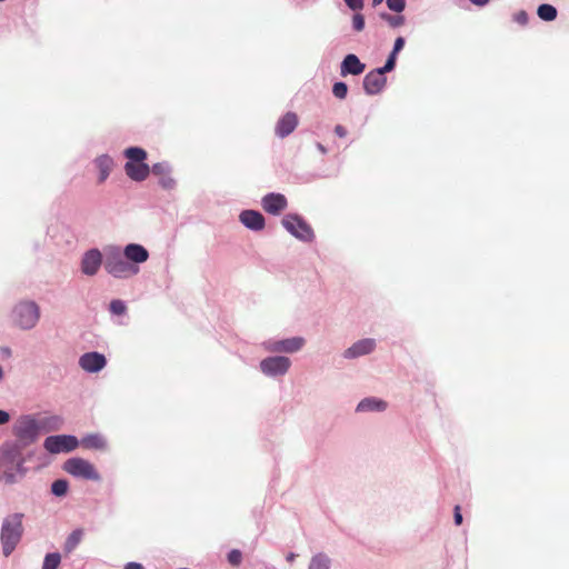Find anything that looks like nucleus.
I'll return each mask as SVG.
<instances>
[{
	"label": "nucleus",
	"mask_w": 569,
	"mask_h": 569,
	"mask_svg": "<svg viewBox=\"0 0 569 569\" xmlns=\"http://www.w3.org/2000/svg\"><path fill=\"white\" fill-rule=\"evenodd\" d=\"M282 226L297 239L310 242L315 238L312 228L299 216L288 214L282 219Z\"/></svg>",
	"instance_id": "obj_5"
},
{
	"label": "nucleus",
	"mask_w": 569,
	"mask_h": 569,
	"mask_svg": "<svg viewBox=\"0 0 569 569\" xmlns=\"http://www.w3.org/2000/svg\"><path fill=\"white\" fill-rule=\"evenodd\" d=\"M387 402L375 398H366L357 406V411H383Z\"/></svg>",
	"instance_id": "obj_24"
},
{
	"label": "nucleus",
	"mask_w": 569,
	"mask_h": 569,
	"mask_svg": "<svg viewBox=\"0 0 569 569\" xmlns=\"http://www.w3.org/2000/svg\"><path fill=\"white\" fill-rule=\"evenodd\" d=\"M122 254L132 264L146 262L149 258L148 250L143 246L137 243L126 246Z\"/></svg>",
	"instance_id": "obj_16"
},
{
	"label": "nucleus",
	"mask_w": 569,
	"mask_h": 569,
	"mask_svg": "<svg viewBox=\"0 0 569 569\" xmlns=\"http://www.w3.org/2000/svg\"><path fill=\"white\" fill-rule=\"evenodd\" d=\"M403 46H405V39L402 37H398L395 41L393 50L386 61L385 70H393V68L396 66L397 54L400 50H402Z\"/></svg>",
	"instance_id": "obj_25"
},
{
	"label": "nucleus",
	"mask_w": 569,
	"mask_h": 569,
	"mask_svg": "<svg viewBox=\"0 0 569 569\" xmlns=\"http://www.w3.org/2000/svg\"><path fill=\"white\" fill-rule=\"evenodd\" d=\"M387 6L391 11L401 12L406 8V0H387Z\"/></svg>",
	"instance_id": "obj_37"
},
{
	"label": "nucleus",
	"mask_w": 569,
	"mask_h": 569,
	"mask_svg": "<svg viewBox=\"0 0 569 569\" xmlns=\"http://www.w3.org/2000/svg\"><path fill=\"white\" fill-rule=\"evenodd\" d=\"M153 174L160 177V184L166 189H171L174 186V180L170 177V169L167 163L159 162L150 169Z\"/></svg>",
	"instance_id": "obj_21"
},
{
	"label": "nucleus",
	"mask_w": 569,
	"mask_h": 569,
	"mask_svg": "<svg viewBox=\"0 0 569 569\" xmlns=\"http://www.w3.org/2000/svg\"><path fill=\"white\" fill-rule=\"evenodd\" d=\"M513 20L517 23H519L521 26H525L528 22V13L526 11H523V10H520L517 13H515Z\"/></svg>",
	"instance_id": "obj_38"
},
{
	"label": "nucleus",
	"mask_w": 569,
	"mask_h": 569,
	"mask_svg": "<svg viewBox=\"0 0 569 569\" xmlns=\"http://www.w3.org/2000/svg\"><path fill=\"white\" fill-rule=\"evenodd\" d=\"M61 557L59 553H48L44 558L42 569H57L60 565Z\"/></svg>",
	"instance_id": "obj_31"
},
{
	"label": "nucleus",
	"mask_w": 569,
	"mask_h": 569,
	"mask_svg": "<svg viewBox=\"0 0 569 569\" xmlns=\"http://www.w3.org/2000/svg\"><path fill=\"white\" fill-rule=\"evenodd\" d=\"M94 166L99 171L98 182L102 183L109 177L113 168V160L109 156H100L94 160Z\"/></svg>",
	"instance_id": "obj_22"
},
{
	"label": "nucleus",
	"mask_w": 569,
	"mask_h": 569,
	"mask_svg": "<svg viewBox=\"0 0 569 569\" xmlns=\"http://www.w3.org/2000/svg\"><path fill=\"white\" fill-rule=\"evenodd\" d=\"M23 513H13L4 518L1 527V545L4 557H8L20 542L23 533Z\"/></svg>",
	"instance_id": "obj_2"
},
{
	"label": "nucleus",
	"mask_w": 569,
	"mask_h": 569,
	"mask_svg": "<svg viewBox=\"0 0 569 569\" xmlns=\"http://www.w3.org/2000/svg\"><path fill=\"white\" fill-rule=\"evenodd\" d=\"M13 435L23 445H30L38 438V425L36 420L29 416L21 417L13 426Z\"/></svg>",
	"instance_id": "obj_7"
},
{
	"label": "nucleus",
	"mask_w": 569,
	"mask_h": 569,
	"mask_svg": "<svg viewBox=\"0 0 569 569\" xmlns=\"http://www.w3.org/2000/svg\"><path fill=\"white\" fill-rule=\"evenodd\" d=\"M298 116L295 112H287L283 117L279 119L276 124L274 131L276 134L280 138H284L292 133L298 126Z\"/></svg>",
	"instance_id": "obj_14"
},
{
	"label": "nucleus",
	"mask_w": 569,
	"mask_h": 569,
	"mask_svg": "<svg viewBox=\"0 0 569 569\" xmlns=\"http://www.w3.org/2000/svg\"><path fill=\"white\" fill-rule=\"evenodd\" d=\"M352 28L355 31L360 32L365 29V17L357 12L352 17Z\"/></svg>",
	"instance_id": "obj_36"
},
{
	"label": "nucleus",
	"mask_w": 569,
	"mask_h": 569,
	"mask_svg": "<svg viewBox=\"0 0 569 569\" xmlns=\"http://www.w3.org/2000/svg\"><path fill=\"white\" fill-rule=\"evenodd\" d=\"M63 470L76 478L86 480H100V475L94 466L82 458H70L63 465Z\"/></svg>",
	"instance_id": "obj_4"
},
{
	"label": "nucleus",
	"mask_w": 569,
	"mask_h": 569,
	"mask_svg": "<svg viewBox=\"0 0 569 569\" xmlns=\"http://www.w3.org/2000/svg\"><path fill=\"white\" fill-rule=\"evenodd\" d=\"M390 71L391 70H385L383 66L382 68H378L368 72L363 78V89L366 93L370 96L379 93L385 88L387 82L385 73Z\"/></svg>",
	"instance_id": "obj_9"
},
{
	"label": "nucleus",
	"mask_w": 569,
	"mask_h": 569,
	"mask_svg": "<svg viewBox=\"0 0 569 569\" xmlns=\"http://www.w3.org/2000/svg\"><path fill=\"white\" fill-rule=\"evenodd\" d=\"M332 93L338 99H345L348 93V87L345 82H336L332 88Z\"/></svg>",
	"instance_id": "obj_34"
},
{
	"label": "nucleus",
	"mask_w": 569,
	"mask_h": 569,
	"mask_svg": "<svg viewBox=\"0 0 569 569\" xmlns=\"http://www.w3.org/2000/svg\"><path fill=\"white\" fill-rule=\"evenodd\" d=\"M303 345H305L303 338L293 337V338L276 341L272 346V351L295 352V351L300 350Z\"/></svg>",
	"instance_id": "obj_20"
},
{
	"label": "nucleus",
	"mask_w": 569,
	"mask_h": 569,
	"mask_svg": "<svg viewBox=\"0 0 569 569\" xmlns=\"http://www.w3.org/2000/svg\"><path fill=\"white\" fill-rule=\"evenodd\" d=\"M43 447L50 453L70 452L79 447V440L70 435L50 436L46 438Z\"/></svg>",
	"instance_id": "obj_8"
},
{
	"label": "nucleus",
	"mask_w": 569,
	"mask_h": 569,
	"mask_svg": "<svg viewBox=\"0 0 569 569\" xmlns=\"http://www.w3.org/2000/svg\"><path fill=\"white\" fill-rule=\"evenodd\" d=\"M124 156L128 158V161L144 162L147 152L142 148L130 147L124 150Z\"/></svg>",
	"instance_id": "obj_29"
},
{
	"label": "nucleus",
	"mask_w": 569,
	"mask_h": 569,
	"mask_svg": "<svg viewBox=\"0 0 569 569\" xmlns=\"http://www.w3.org/2000/svg\"><path fill=\"white\" fill-rule=\"evenodd\" d=\"M109 310L113 315L121 316L126 313L127 306L122 300L114 299L110 302Z\"/></svg>",
	"instance_id": "obj_32"
},
{
	"label": "nucleus",
	"mask_w": 569,
	"mask_h": 569,
	"mask_svg": "<svg viewBox=\"0 0 569 569\" xmlns=\"http://www.w3.org/2000/svg\"><path fill=\"white\" fill-rule=\"evenodd\" d=\"M9 420L10 415L7 411L0 409V425H6L9 422Z\"/></svg>",
	"instance_id": "obj_43"
},
{
	"label": "nucleus",
	"mask_w": 569,
	"mask_h": 569,
	"mask_svg": "<svg viewBox=\"0 0 569 569\" xmlns=\"http://www.w3.org/2000/svg\"><path fill=\"white\" fill-rule=\"evenodd\" d=\"M228 561L231 566L233 567H238L241 561H242V553L240 550L238 549H232L229 553H228Z\"/></svg>",
	"instance_id": "obj_35"
},
{
	"label": "nucleus",
	"mask_w": 569,
	"mask_h": 569,
	"mask_svg": "<svg viewBox=\"0 0 569 569\" xmlns=\"http://www.w3.org/2000/svg\"><path fill=\"white\" fill-rule=\"evenodd\" d=\"M335 133L340 138H345L347 136V129L341 124H337L335 127Z\"/></svg>",
	"instance_id": "obj_41"
},
{
	"label": "nucleus",
	"mask_w": 569,
	"mask_h": 569,
	"mask_svg": "<svg viewBox=\"0 0 569 569\" xmlns=\"http://www.w3.org/2000/svg\"><path fill=\"white\" fill-rule=\"evenodd\" d=\"M366 69V64L362 63L359 58L353 54L349 53L345 57L343 61L341 62V74H353L358 76L361 74Z\"/></svg>",
	"instance_id": "obj_18"
},
{
	"label": "nucleus",
	"mask_w": 569,
	"mask_h": 569,
	"mask_svg": "<svg viewBox=\"0 0 569 569\" xmlns=\"http://www.w3.org/2000/svg\"><path fill=\"white\" fill-rule=\"evenodd\" d=\"M290 359L283 356L269 357L261 361L260 369L268 376L284 375L290 368Z\"/></svg>",
	"instance_id": "obj_10"
},
{
	"label": "nucleus",
	"mask_w": 569,
	"mask_h": 569,
	"mask_svg": "<svg viewBox=\"0 0 569 569\" xmlns=\"http://www.w3.org/2000/svg\"><path fill=\"white\" fill-rule=\"evenodd\" d=\"M124 569H143V567L138 562H129L124 566Z\"/></svg>",
	"instance_id": "obj_44"
},
{
	"label": "nucleus",
	"mask_w": 569,
	"mask_h": 569,
	"mask_svg": "<svg viewBox=\"0 0 569 569\" xmlns=\"http://www.w3.org/2000/svg\"><path fill=\"white\" fill-rule=\"evenodd\" d=\"M83 537V530L82 529H76L73 530L64 542V551L67 553L71 552L76 549V547L81 542Z\"/></svg>",
	"instance_id": "obj_26"
},
{
	"label": "nucleus",
	"mask_w": 569,
	"mask_h": 569,
	"mask_svg": "<svg viewBox=\"0 0 569 569\" xmlns=\"http://www.w3.org/2000/svg\"><path fill=\"white\" fill-rule=\"evenodd\" d=\"M102 263V256L98 249L87 251L81 260V271L87 276H94Z\"/></svg>",
	"instance_id": "obj_11"
},
{
	"label": "nucleus",
	"mask_w": 569,
	"mask_h": 569,
	"mask_svg": "<svg viewBox=\"0 0 569 569\" xmlns=\"http://www.w3.org/2000/svg\"><path fill=\"white\" fill-rule=\"evenodd\" d=\"M103 266L114 278H129L139 272V268L130 263L118 248H110L106 252Z\"/></svg>",
	"instance_id": "obj_3"
},
{
	"label": "nucleus",
	"mask_w": 569,
	"mask_h": 569,
	"mask_svg": "<svg viewBox=\"0 0 569 569\" xmlns=\"http://www.w3.org/2000/svg\"><path fill=\"white\" fill-rule=\"evenodd\" d=\"M49 423L52 429H59L62 425V419L58 416H53L49 419Z\"/></svg>",
	"instance_id": "obj_40"
},
{
	"label": "nucleus",
	"mask_w": 569,
	"mask_h": 569,
	"mask_svg": "<svg viewBox=\"0 0 569 569\" xmlns=\"http://www.w3.org/2000/svg\"><path fill=\"white\" fill-rule=\"evenodd\" d=\"M537 14L541 20L553 21L557 18V9L551 4H541L538 7Z\"/></svg>",
	"instance_id": "obj_28"
},
{
	"label": "nucleus",
	"mask_w": 569,
	"mask_h": 569,
	"mask_svg": "<svg viewBox=\"0 0 569 569\" xmlns=\"http://www.w3.org/2000/svg\"><path fill=\"white\" fill-rule=\"evenodd\" d=\"M476 6H485L489 2V0H470Z\"/></svg>",
	"instance_id": "obj_45"
},
{
	"label": "nucleus",
	"mask_w": 569,
	"mask_h": 569,
	"mask_svg": "<svg viewBox=\"0 0 569 569\" xmlns=\"http://www.w3.org/2000/svg\"><path fill=\"white\" fill-rule=\"evenodd\" d=\"M69 483L64 479H58L51 485V492L57 497H62L67 493Z\"/></svg>",
	"instance_id": "obj_30"
},
{
	"label": "nucleus",
	"mask_w": 569,
	"mask_h": 569,
	"mask_svg": "<svg viewBox=\"0 0 569 569\" xmlns=\"http://www.w3.org/2000/svg\"><path fill=\"white\" fill-rule=\"evenodd\" d=\"M347 7L353 11L361 10L363 8V0H343Z\"/></svg>",
	"instance_id": "obj_39"
},
{
	"label": "nucleus",
	"mask_w": 569,
	"mask_h": 569,
	"mask_svg": "<svg viewBox=\"0 0 569 569\" xmlns=\"http://www.w3.org/2000/svg\"><path fill=\"white\" fill-rule=\"evenodd\" d=\"M24 457L18 443H4L0 449V480L12 485L21 480L26 473Z\"/></svg>",
	"instance_id": "obj_1"
},
{
	"label": "nucleus",
	"mask_w": 569,
	"mask_h": 569,
	"mask_svg": "<svg viewBox=\"0 0 569 569\" xmlns=\"http://www.w3.org/2000/svg\"><path fill=\"white\" fill-rule=\"evenodd\" d=\"M239 219L247 228L259 231L264 228V217L256 210H244L240 213Z\"/></svg>",
	"instance_id": "obj_15"
},
{
	"label": "nucleus",
	"mask_w": 569,
	"mask_h": 569,
	"mask_svg": "<svg viewBox=\"0 0 569 569\" xmlns=\"http://www.w3.org/2000/svg\"><path fill=\"white\" fill-rule=\"evenodd\" d=\"M287 199L281 193H268L262 198V208L271 214H279L287 208Z\"/></svg>",
	"instance_id": "obj_12"
},
{
	"label": "nucleus",
	"mask_w": 569,
	"mask_h": 569,
	"mask_svg": "<svg viewBox=\"0 0 569 569\" xmlns=\"http://www.w3.org/2000/svg\"><path fill=\"white\" fill-rule=\"evenodd\" d=\"M383 0H372V4L376 7L380 4Z\"/></svg>",
	"instance_id": "obj_47"
},
{
	"label": "nucleus",
	"mask_w": 569,
	"mask_h": 569,
	"mask_svg": "<svg viewBox=\"0 0 569 569\" xmlns=\"http://www.w3.org/2000/svg\"><path fill=\"white\" fill-rule=\"evenodd\" d=\"M79 446L84 449L104 450L107 448V442L102 436L98 433H91L84 436L79 441Z\"/></svg>",
	"instance_id": "obj_23"
},
{
	"label": "nucleus",
	"mask_w": 569,
	"mask_h": 569,
	"mask_svg": "<svg viewBox=\"0 0 569 569\" xmlns=\"http://www.w3.org/2000/svg\"><path fill=\"white\" fill-rule=\"evenodd\" d=\"M80 367L88 372H98L106 366V358L98 352H88L80 357Z\"/></svg>",
	"instance_id": "obj_13"
},
{
	"label": "nucleus",
	"mask_w": 569,
	"mask_h": 569,
	"mask_svg": "<svg viewBox=\"0 0 569 569\" xmlns=\"http://www.w3.org/2000/svg\"><path fill=\"white\" fill-rule=\"evenodd\" d=\"M331 560L326 553L315 555L309 563L308 569H330Z\"/></svg>",
	"instance_id": "obj_27"
},
{
	"label": "nucleus",
	"mask_w": 569,
	"mask_h": 569,
	"mask_svg": "<svg viewBox=\"0 0 569 569\" xmlns=\"http://www.w3.org/2000/svg\"><path fill=\"white\" fill-rule=\"evenodd\" d=\"M455 523L457 526H460L462 523V516H461L459 506H456V508H455Z\"/></svg>",
	"instance_id": "obj_42"
},
{
	"label": "nucleus",
	"mask_w": 569,
	"mask_h": 569,
	"mask_svg": "<svg viewBox=\"0 0 569 569\" xmlns=\"http://www.w3.org/2000/svg\"><path fill=\"white\" fill-rule=\"evenodd\" d=\"M296 557H297V555H296V553L290 552V553L287 556V560H288L289 562H292V561L296 559Z\"/></svg>",
	"instance_id": "obj_46"
},
{
	"label": "nucleus",
	"mask_w": 569,
	"mask_h": 569,
	"mask_svg": "<svg viewBox=\"0 0 569 569\" xmlns=\"http://www.w3.org/2000/svg\"><path fill=\"white\" fill-rule=\"evenodd\" d=\"M380 17L393 28L400 27L405 23L403 16H391L389 13H381Z\"/></svg>",
	"instance_id": "obj_33"
},
{
	"label": "nucleus",
	"mask_w": 569,
	"mask_h": 569,
	"mask_svg": "<svg viewBox=\"0 0 569 569\" xmlns=\"http://www.w3.org/2000/svg\"><path fill=\"white\" fill-rule=\"evenodd\" d=\"M127 176L134 181H143L150 173V168L144 162L127 161L124 164Z\"/></svg>",
	"instance_id": "obj_17"
},
{
	"label": "nucleus",
	"mask_w": 569,
	"mask_h": 569,
	"mask_svg": "<svg viewBox=\"0 0 569 569\" xmlns=\"http://www.w3.org/2000/svg\"><path fill=\"white\" fill-rule=\"evenodd\" d=\"M3 377V371H2V368L0 367V380L2 379Z\"/></svg>",
	"instance_id": "obj_48"
},
{
	"label": "nucleus",
	"mask_w": 569,
	"mask_h": 569,
	"mask_svg": "<svg viewBox=\"0 0 569 569\" xmlns=\"http://www.w3.org/2000/svg\"><path fill=\"white\" fill-rule=\"evenodd\" d=\"M14 317L20 328L31 329L39 320V307L32 301L21 302L14 308Z\"/></svg>",
	"instance_id": "obj_6"
},
{
	"label": "nucleus",
	"mask_w": 569,
	"mask_h": 569,
	"mask_svg": "<svg viewBox=\"0 0 569 569\" xmlns=\"http://www.w3.org/2000/svg\"><path fill=\"white\" fill-rule=\"evenodd\" d=\"M376 347L373 339H362L345 351L346 358H357L370 353Z\"/></svg>",
	"instance_id": "obj_19"
}]
</instances>
